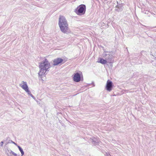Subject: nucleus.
I'll list each match as a JSON object with an SVG mask.
<instances>
[{"instance_id":"9d476101","label":"nucleus","mask_w":156,"mask_h":156,"mask_svg":"<svg viewBox=\"0 0 156 156\" xmlns=\"http://www.w3.org/2000/svg\"><path fill=\"white\" fill-rule=\"evenodd\" d=\"M12 154L15 155V156H16L17 155V154H16L14 152H12Z\"/></svg>"},{"instance_id":"1a4fd4ad","label":"nucleus","mask_w":156,"mask_h":156,"mask_svg":"<svg viewBox=\"0 0 156 156\" xmlns=\"http://www.w3.org/2000/svg\"><path fill=\"white\" fill-rule=\"evenodd\" d=\"M18 147L19 148V150L21 152V154H22V156L24 154V152H23V150H22V149L19 146H18Z\"/></svg>"},{"instance_id":"6e6552de","label":"nucleus","mask_w":156,"mask_h":156,"mask_svg":"<svg viewBox=\"0 0 156 156\" xmlns=\"http://www.w3.org/2000/svg\"><path fill=\"white\" fill-rule=\"evenodd\" d=\"M97 62L102 64H105L108 63V62L106 60L101 58H98V61Z\"/></svg>"},{"instance_id":"0eeeda50","label":"nucleus","mask_w":156,"mask_h":156,"mask_svg":"<svg viewBox=\"0 0 156 156\" xmlns=\"http://www.w3.org/2000/svg\"><path fill=\"white\" fill-rule=\"evenodd\" d=\"M63 60L62 59L60 58H58L54 59L53 61V65H57L61 63Z\"/></svg>"},{"instance_id":"20e7f679","label":"nucleus","mask_w":156,"mask_h":156,"mask_svg":"<svg viewBox=\"0 0 156 156\" xmlns=\"http://www.w3.org/2000/svg\"><path fill=\"white\" fill-rule=\"evenodd\" d=\"M82 74L81 72L80 73H76L74 75L73 80L75 82H79L81 80V77H82Z\"/></svg>"},{"instance_id":"f03ea898","label":"nucleus","mask_w":156,"mask_h":156,"mask_svg":"<svg viewBox=\"0 0 156 156\" xmlns=\"http://www.w3.org/2000/svg\"><path fill=\"white\" fill-rule=\"evenodd\" d=\"M58 25L61 30L64 33H66L69 29L67 21L63 16H60L58 20Z\"/></svg>"},{"instance_id":"423d86ee","label":"nucleus","mask_w":156,"mask_h":156,"mask_svg":"<svg viewBox=\"0 0 156 156\" xmlns=\"http://www.w3.org/2000/svg\"><path fill=\"white\" fill-rule=\"evenodd\" d=\"M22 83L23 84L21 86H20L23 89L25 90L26 92L29 93L30 92V91L29 90L28 88L26 82L23 81Z\"/></svg>"},{"instance_id":"9b49d317","label":"nucleus","mask_w":156,"mask_h":156,"mask_svg":"<svg viewBox=\"0 0 156 156\" xmlns=\"http://www.w3.org/2000/svg\"><path fill=\"white\" fill-rule=\"evenodd\" d=\"M0 144L1 146H2L3 144V141H2L0 143Z\"/></svg>"},{"instance_id":"f257e3e1","label":"nucleus","mask_w":156,"mask_h":156,"mask_svg":"<svg viewBox=\"0 0 156 156\" xmlns=\"http://www.w3.org/2000/svg\"><path fill=\"white\" fill-rule=\"evenodd\" d=\"M39 67L40 68V70L38 73V75L39 77L42 78V76H45L47 72L50 68L51 66L48 60L45 58L44 62L39 63Z\"/></svg>"},{"instance_id":"7ed1b4c3","label":"nucleus","mask_w":156,"mask_h":156,"mask_svg":"<svg viewBox=\"0 0 156 156\" xmlns=\"http://www.w3.org/2000/svg\"><path fill=\"white\" fill-rule=\"evenodd\" d=\"M86 11V6L84 5L81 4L79 5L75 10V12L78 15L84 14Z\"/></svg>"},{"instance_id":"39448f33","label":"nucleus","mask_w":156,"mask_h":156,"mask_svg":"<svg viewBox=\"0 0 156 156\" xmlns=\"http://www.w3.org/2000/svg\"><path fill=\"white\" fill-rule=\"evenodd\" d=\"M112 82L108 80L106 85V88L107 90L110 91L112 90Z\"/></svg>"}]
</instances>
